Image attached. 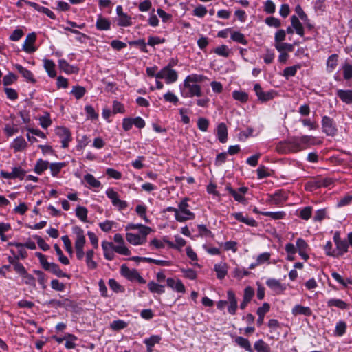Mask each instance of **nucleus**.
<instances>
[{"mask_svg": "<svg viewBox=\"0 0 352 352\" xmlns=\"http://www.w3.org/2000/svg\"><path fill=\"white\" fill-rule=\"evenodd\" d=\"M133 229L140 228V234L126 233V239L129 243L134 245H142L146 241V236L150 233L151 228L142 224L131 226Z\"/></svg>", "mask_w": 352, "mask_h": 352, "instance_id": "f257e3e1", "label": "nucleus"}, {"mask_svg": "<svg viewBox=\"0 0 352 352\" xmlns=\"http://www.w3.org/2000/svg\"><path fill=\"white\" fill-rule=\"evenodd\" d=\"M72 236L75 241L76 256L80 260L85 256L84 247L86 243V239L84 230L79 226H75L72 228Z\"/></svg>", "mask_w": 352, "mask_h": 352, "instance_id": "f03ea898", "label": "nucleus"}, {"mask_svg": "<svg viewBox=\"0 0 352 352\" xmlns=\"http://www.w3.org/2000/svg\"><path fill=\"white\" fill-rule=\"evenodd\" d=\"M188 199H184L178 205L177 214L175 215V219L179 222H184L188 220H192L195 218V214L188 210Z\"/></svg>", "mask_w": 352, "mask_h": 352, "instance_id": "7ed1b4c3", "label": "nucleus"}, {"mask_svg": "<svg viewBox=\"0 0 352 352\" xmlns=\"http://www.w3.org/2000/svg\"><path fill=\"white\" fill-rule=\"evenodd\" d=\"M305 149V146H301L298 138H293L288 141L280 143L277 146V150L283 153H296Z\"/></svg>", "mask_w": 352, "mask_h": 352, "instance_id": "20e7f679", "label": "nucleus"}, {"mask_svg": "<svg viewBox=\"0 0 352 352\" xmlns=\"http://www.w3.org/2000/svg\"><path fill=\"white\" fill-rule=\"evenodd\" d=\"M25 175L26 170L19 165L12 167L11 172H8L3 170L0 171V177L8 180L18 179L20 181H22L25 179Z\"/></svg>", "mask_w": 352, "mask_h": 352, "instance_id": "39448f33", "label": "nucleus"}, {"mask_svg": "<svg viewBox=\"0 0 352 352\" xmlns=\"http://www.w3.org/2000/svg\"><path fill=\"white\" fill-rule=\"evenodd\" d=\"M120 274L122 276L130 281H137L139 283H145L146 280L141 276L139 272L135 269H130L126 265L123 264L120 267Z\"/></svg>", "mask_w": 352, "mask_h": 352, "instance_id": "423d86ee", "label": "nucleus"}, {"mask_svg": "<svg viewBox=\"0 0 352 352\" xmlns=\"http://www.w3.org/2000/svg\"><path fill=\"white\" fill-rule=\"evenodd\" d=\"M157 79H164L166 84H171L177 80V72L170 68L163 67L155 75Z\"/></svg>", "mask_w": 352, "mask_h": 352, "instance_id": "0eeeda50", "label": "nucleus"}, {"mask_svg": "<svg viewBox=\"0 0 352 352\" xmlns=\"http://www.w3.org/2000/svg\"><path fill=\"white\" fill-rule=\"evenodd\" d=\"M107 197L111 201L113 206L116 207L119 210H124L127 208L128 204L126 201L121 200L119 195L113 188H108L106 191Z\"/></svg>", "mask_w": 352, "mask_h": 352, "instance_id": "6e6552de", "label": "nucleus"}, {"mask_svg": "<svg viewBox=\"0 0 352 352\" xmlns=\"http://www.w3.org/2000/svg\"><path fill=\"white\" fill-rule=\"evenodd\" d=\"M15 272L21 276L23 283L32 287L36 286L35 278L28 272L23 264H16L15 266Z\"/></svg>", "mask_w": 352, "mask_h": 352, "instance_id": "1a4fd4ad", "label": "nucleus"}, {"mask_svg": "<svg viewBox=\"0 0 352 352\" xmlns=\"http://www.w3.org/2000/svg\"><path fill=\"white\" fill-rule=\"evenodd\" d=\"M322 131L328 136L333 137L336 135L338 129L332 118L329 116H323L322 118Z\"/></svg>", "mask_w": 352, "mask_h": 352, "instance_id": "9d476101", "label": "nucleus"}, {"mask_svg": "<svg viewBox=\"0 0 352 352\" xmlns=\"http://www.w3.org/2000/svg\"><path fill=\"white\" fill-rule=\"evenodd\" d=\"M36 34L33 32L29 33L24 41L22 45V50L28 54H32L37 50V47L35 45L36 41Z\"/></svg>", "mask_w": 352, "mask_h": 352, "instance_id": "9b49d317", "label": "nucleus"}, {"mask_svg": "<svg viewBox=\"0 0 352 352\" xmlns=\"http://www.w3.org/2000/svg\"><path fill=\"white\" fill-rule=\"evenodd\" d=\"M55 133L60 139L62 148L68 147L69 142L72 140V135L69 130L64 126H57L55 129Z\"/></svg>", "mask_w": 352, "mask_h": 352, "instance_id": "f8f14e48", "label": "nucleus"}, {"mask_svg": "<svg viewBox=\"0 0 352 352\" xmlns=\"http://www.w3.org/2000/svg\"><path fill=\"white\" fill-rule=\"evenodd\" d=\"M268 203L280 205L287 199V192L284 190H278L274 194L270 195Z\"/></svg>", "mask_w": 352, "mask_h": 352, "instance_id": "ddd939ff", "label": "nucleus"}, {"mask_svg": "<svg viewBox=\"0 0 352 352\" xmlns=\"http://www.w3.org/2000/svg\"><path fill=\"white\" fill-rule=\"evenodd\" d=\"M184 86L188 89L187 92H182L184 97H199L201 96V89L200 85L197 84H192L187 82H184Z\"/></svg>", "mask_w": 352, "mask_h": 352, "instance_id": "4468645a", "label": "nucleus"}, {"mask_svg": "<svg viewBox=\"0 0 352 352\" xmlns=\"http://www.w3.org/2000/svg\"><path fill=\"white\" fill-rule=\"evenodd\" d=\"M254 90L258 100L261 102H267L274 98V93L273 91H263L261 85L256 83L254 86Z\"/></svg>", "mask_w": 352, "mask_h": 352, "instance_id": "2eb2a0df", "label": "nucleus"}, {"mask_svg": "<svg viewBox=\"0 0 352 352\" xmlns=\"http://www.w3.org/2000/svg\"><path fill=\"white\" fill-rule=\"evenodd\" d=\"M10 146L14 153L21 152L27 148L28 143L23 136H19L13 140Z\"/></svg>", "mask_w": 352, "mask_h": 352, "instance_id": "dca6fc26", "label": "nucleus"}, {"mask_svg": "<svg viewBox=\"0 0 352 352\" xmlns=\"http://www.w3.org/2000/svg\"><path fill=\"white\" fill-rule=\"evenodd\" d=\"M14 67L22 75L27 82L31 83H35L36 82L33 73L30 70L20 64H15Z\"/></svg>", "mask_w": 352, "mask_h": 352, "instance_id": "f3484780", "label": "nucleus"}, {"mask_svg": "<svg viewBox=\"0 0 352 352\" xmlns=\"http://www.w3.org/2000/svg\"><path fill=\"white\" fill-rule=\"evenodd\" d=\"M333 184V179L329 177H318L309 182V185L314 188L328 187Z\"/></svg>", "mask_w": 352, "mask_h": 352, "instance_id": "a211bd4d", "label": "nucleus"}, {"mask_svg": "<svg viewBox=\"0 0 352 352\" xmlns=\"http://www.w3.org/2000/svg\"><path fill=\"white\" fill-rule=\"evenodd\" d=\"M266 285L277 294L282 293L286 289L285 285H283L278 280L275 278H269L266 281Z\"/></svg>", "mask_w": 352, "mask_h": 352, "instance_id": "6ab92c4d", "label": "nucleus"}, {"mask_svg": "<svg viewBox=\"0 0 352 352\" xmlns=\"http://www.w3.org/2000/svg\"><path fill=\"white\" fill-rule=\"evenodd\" d=\"M43 67L50 78L56 76V64L52 60L44 58L43 60Z\"/></svg>", "mask_w": 352, "mask_h": 352, "instance_id": "aec40b11", "label": "nucleus"}, {"mask_svg": "<svg viewBox=\"0 0 352 352\" xmlns=\"http://www.w3.org/2000/svg\"><path fill=\"white\" fill-rule=\"evenodd\" d=\"M228 300L230 305L228 308V311L230 314H235L237 309V301L234 293L232 290L227 292Z\"/></svg>", "mask_w": 352, "mask_h": 352, "instance_id": "412c9836", "label": "nucleus"}, {"mask_svg": "<svg viewBox=\"0 0 352 352\" xmlns=\"http://www.w3.org/2000/svg\"><path fill=\"white\" fill-rule=\"evenodd\" d=\"M28 5L34 8L36 11L45 14L52 19H56L55 14L47 8L41 6L35 2H28Z\"/></svg>", "mask_w": 352, "mask_h": 352, "instance_id": "4be33fe9", "label": "nucleus"}, {"mask_svg": "<svg viewBox=\"0 0 352 352\" xmlns=\"http://www.w3.org/2000/svg\"><path fill=\"white\" fill-rule=\"evenodd\" d=\"M47 271H50L56 276H57L59 278H63L66 277L67 278H70V275L67 274V273L64 272L55 263H50L47 269L45 270Z\"/></svg>", "mask_w": 352, "mask_h": 352, "instance_id": "5701e85b", "label": "nucleus"}, {"mask_svg": "<svg viewBox=\"0 0 352 352\" xmlns=\"http://www.w3.org/2000/svg\"><path fill=\"white\" fill-rule=\"evenodd\" d=\"M168 287L172 288L177 292L184 293L185 287L180 280H175L172 278H168L166 280Z\"/></svg>", "mask_w": 352, "mask_h": 352, "instance_id": "b1692460", "label": "nucleus"}, {"mask_svg": "<svg viewBox=\"0 0 352 352\" xmlns=\"http://www.w3.org/2000/svg\"><path fill=\"white\" fill-rule=\"evenodd\" d=\"M234 217L237 221L244 223L248 226L252 227L257 226V222L252 218H249L248 217H244L242 212H235L231 214Z\"/></svg>", "mask_w": 352, "mask_h": 352, "instance_id": "393cba45", "label": "nucleus"}, {"mask_svg": "<svg viewBox=\"0 0 352 352\" xmlns=\"http://www.w3.org/2000/svg\"><path fill=\"white\" fill-rule=\"evenodd\" d=\"M102 249H103V251H104V257L109 260V261H111L114 258V256H115V254L114 252H116L114 251V249H113V243L111 242H103L102 243Z\"/></svg>", "mask_w": 352, "mask_h": 352, "instance_id": "a878e982", "label": "nucleus"}, {"mask_svg": "<svg viewBox=\"0 0 352 352\" xmlns=\"http://www.w3.org/2000/svg\"><path fill=\"white\" fill-rule=\"evenodd\" d=\"M336 250L335 252V258H338L348 252L349 244L346 241L342 240L336 243Z\"/></svg>", "mask_w": 352, "mask_h": 352, "instance_id": "bb28decb", "label": "nucleus"}, {"mask_svg": "<svg viewBox=\"0 0 352 352\" xmlns=\"http://www.w3.org/2000/svg\"><path fill=\"white\" fill-rule=\"evenodd\" d=\"M292 311V314L295 316L303 315V316H309L312 314L311 309L309 307H304L300 305H295L293 307Z\"/></svg>", "mask_w": 352, "mask_h": 352, "instance_id": "cd10ccee", "label": "nucleus"}, {"mask_svg": "<svg viewBox=\"0 0 352 352\" xmlns=\"http://www.w3.org/2000/svg\"><path fill=\"white\" fill-rule=\"evenodd\" d=\"M291 23L293 28L296 30V34L300 36H303L305 34L304 28L302 24L299 21V19L296 16H292Z\"/></svg>", "mask_w": 352, "mask_h": 352, "instance_id": "c85d7f7f", "label": "nucleus"}, {"mask_svg": "<svg viewBox=\"0 0 352 352\" xmlns=\"http://www.w3.org/2000/svg\"><path fill=\"white\" fill-rule=\"evenodd\" d=\"M48 161L38 159L34 166V171L38 175H42L49 168Z\"/></svg>", "mask_w": 352, "mask_h": 352, "instance_id": "c756f323", "label": "nucleus"}, {"mask_svg": "<svg viewBox=\"0 0 352 352\" xmlns=\"http://www.w3.org/2000/svg\"><path fill=\"white\" fill-rule=\"evenodd\" d=\"M58 67L60 70L67 74H74L76 72V68L69 65L65 59H60L58 60Z\"/></svg>", "mask_w": 352, "mask_h": 352, "instance_id": "7c9ffc66", "label": "nucleus"}, {"mask_svg": "<svg viewBox=\"0 0 352 352\" xmlns=\"http://www.w3.org/2000/svg\"><path fill=\"white\" fill-rule=\"evenodd\" d=\"M214 270L217 273V278L223 279L227 274L228 267L225 263L221 262L214 265Z\"/></svg>", "mask_w": 352, "mask_h": 352, "instance_id": "2f4dec72", "label": "nucleus"}, {"mask_svg": "<svg viewBox=\"0 0 352 352\" xmlns=\"http://www.w3.org/2000/svg\"><path fill=\"white\" fill-rule=\"evenodd\" d=\"M217 137L218 140L221 143H225L228 138V130L226 125L224 123H220L217 126Z\"/></svg>", "mask_w": 352, "mask_h": 352, "instance_id": "473e14b6", "label": "nucleus"}, {"mask_svg": "<svg viewBox=\"0 0 352 352\" xmlns=\"http://www.w3.org/2000/svg\"><path fill=\"white\" fill-rule=\"evenodd\" d=\"M337 96L345 103H352V90L338 89Z\"/></svg>", "mask_w": 352, "mask_h": 352, "instance_id": "72a5a7b5", "label": "nucleus"}, {"mask_svg": "<svg viewBox=\"0 0 352 352\" xmlns=\"http://www.w3.org/2000/svg\"><path fill=\"white\" fill-rule=\"evenodd\" d=\"M96 28L99 30H108L111 28V22L109 19L99 16L96 21Z\"/></svg>", "mask_w": 352, "mask_h": 352, "instance_id": "f704fd0d", "label": "nucleus"}, {"mask_svg": "<svg viewBox=\"0 0 352 352\" xmlns=\"http://www.w3.org/2000/svg\"><path fill=\"white\" fill-rule=\"evenodd\" d=\"M338 56L336 54H331L327 60V72L331 73L337 67Z\"/></svg>", "mask_w": 352, "mask_h": 352, "instance_id": "c9c22d12", "label": "nucleus"}, {"mask_svg": "<svg viewBox=\"0 0 352 352\" xmlns=\"http://www.w3.org/2000/svg\"><path fill=\"white\" fill-rule=\"evenodd\" d=\"M65 162H53L49 166L50 173L52 177H57L62 168L65 167Z\"/></svg>", "mask_w": 352, "mask_h": 352, "instance_id": "e433bc0d", "label": "nucleus"}, {"mask_svg": "<svg viewBox=\"0 0 352 352\" xmlns=\"http://www.w3.org/2000/svg\"><path fill=\"white\" fill-rule=\"evenodd\" d=\"M327 303L329 307H336L340 309H346L348 307L347 303L341 299L331 298Z\"/></svg>", "mask_w": 352, "mask_h": 352, "instance_id": "4c0bfd02", "label": "nucleus"}, {"mask_svg": "<svg viewBox=\"0 0 352 352\" xmlns=\"http://www.w3.org/2000/svg\"><path fill=\"white\" fill-rule=\"evenodd\" d=\"M39 124L43 129H47L52 124L50 114L48 112H45L43 116L38 118Z\"/></svg>", "mask_w": 352, "mask_h": 352, "instance_id": "58836bf2", "label": "nucleus"}, {"mask_svg": "<svg viewBox=\"0 0 352 352\" xmlns=\"http://www.w3.org/2000/svg\"><path fill=\"white\" fill-rule=\"evenodd\" d=\"M231 39L236 43L243 44V45H247L248 41L246 40L245 35L240 32L238 31H234L232 30L231 35H230Z\"/></svg>", "mask_w": 352, "mask_h": 352, "instance_id": "ea45409f", "label": "nucleus"}, {"mask_svg": "<svg viewBox=\"0 0 352 352\" xmlns=\"http://www.w3.org/2000/svg\"><path fill=\"white\" fill-rule=\"evenodd\" d=\"M254 347L257 352H270V346L261 339L255 342Z\"/></svg>", "mask_w": 352, "mask_h": 352, "instance_id": "a19ab883", "label": "nucleus"}, {"mask_svg": "<svg viewBox=\"0 0 352 352\" xmlns=\"http://www.w3.org/2000/svg\"><path fill=\"white\" fill-rule=\"evenodd\" d=\"M235 343L245 351H250L251 344L250 342L242 336H237L234 340Z\"/></svg>", "mask_w": 352, "mask_h": 352, "instance_id": "79ce46f5", "label": "nucleus"}, {"mask_svg": "<svg viewBox=\"0 0 352 352\" xmlns=\"http://www.w3.org/2000/svg\"><path fill=\"white\" fill-rule=\"evenodd\" d=\"M161 340V337L160 336L153 335L149 337L148 338H146L144 341V344L146 345L148 351H151V348L157 343H159Z\"/></svg>", "mask_w": 352, "mask_h": 352, "instance_id": "37998d69", "label": "nucleus"}, {"mask_svg": "<svg viewBox=\"0 0 352 352\" xmlns=\"http://www.w3.org/2000/svg\"><path fill=\"white\" fill-rule=\"evenodd\" d=\"M148 289L152 293H157V294H163L165 292L164 285L157 284L153 281H151L148 283Z\"/></svg>", "mask_w": 352, "mask_h": 352, "instance_id": "c03bdc74", "label": "nucleus"}, {"mask_svg": "<svg viewBox=\"0 0 352 352\" xmlns=\"http://www.w3.org/2000/svg\"><path fill=\"white\" fill-rule=\"evenodd\" d=\"M113 249L114 251L121 255L129 256L131 254L130 250L126 247L124 243H118V245H114L113 243Z\"/></svg>", "mask_w": 352, "mask_h": 352, "instance_id": "a18cd8bd", "label": "nucleus"}, {"mask_svg": "<svg viewBox=\"0 0 352 352\" xmlns=\"http://www.w3.org/2000/svg\"><path fill=\"white\" fill-rule=\"evenodd\" d=\"M214 52L223 57H228L230 54V50L226 45H221L214 50Z\"/></svg>", "mask_w": 352, "mask_h": 352, "instance_id": "49530a36", "label": "nucleus"}, {"mask_svg": "<svg viewBox=\"0 0 352 352\" xmlns=\"http://www.w3.org/2000/svg\"><path fill=\"white\" fill-rule=\"evenodd\" d=\"M232 97L234 100L241 102H245L248 100V94L246 92L242 91H234L232 92Z\"/></svg>", "mask_w": 352, "mask_h": 352, "instance_id": "de8ad7c7", "label": "nucleus"}, {"mask_svg": "<svg viewBox=\"0 0 352 352\" xmlns=\"http://www.w3.org/2000/svg\"><path fill=\"white\" fill-rule=\"evenodd\" d=\"M54 248L56 253L58 256V261L63 265H69V260L67 256H64L60 247L57 244H55L54 245Z\"/></svg>", "mask_w": 352, "mask_h": 352, "instance_id": "09e8293b", "label": "nucleus"}, {"mask_svg": "<svg viewBox=\"0 0 352 352\" xmlns=\"http://www.w3.org/2000/svg\"><path fill=\"white\" fill-rule=\"evenodd\" d=\"M77 340L76 337L72 334H65V346L67 349H74L76 346L75 342Z\"/></svg>", "mask_w": 352, "mask_h": 352, "instance_id": "8fccbe9b", "label": "nucleus"}, {"mask_svg": "<svg viewBox=\"0 0 352 352\" xmlns=\"http://www.w3.org/2000/svg\"><path fill=\"white\" fill-rule=\"evenodd\" d=\"M118 25L121 27H128L131 25V18L126 13L118 16Z\"/></svg>", "mask_w": 352, "mask_h": 352, "instance_id": "3c124183", "label": "nucleus"}, {"mask_svg": "<svg viewBox=\"0 0 352 352\" xmlns=\"http://www.w3.org/2000/svg\"><path fill=\"white\" fill-rule=\"evenodd\" d=\"M261 214L265 216V217H270L274 220H278V219H282L285 217V212L283 211L264 212H261Z\"/></svg>", "mask_w": 352, "mask_h": 352, "instance_id": "603ef678", "label": "nucleus"}, {"mask_svg": "<svg viewBox=\"0 0 352 352\" xmlns=\"http://www.w3.org/2000/svg\"><path fill=\"white\" fill-rule=\"evenodd\" d=\"M146 210H147V208L145 205H143V204H140V205H138L135 208V212L136 213L141 217L142 218L146 223H148L149 222V220L148 219L147 217H146Z\"/></svg>", "mask_w": 352, "mask_h": 352, "instance_id": "864d4df0", "label": "nucleus"}, {"mask_svg": "<svg viewBox=\"0 0 352 352\" xmlns=\"http://www.w3.org/2000/svg\"><path fill=\"white\" fill-rule=\"evenodd\" d=\"M10 245H13L18 249L19 255L21 258H25L28 256L27 251L25 250V247L21 243L18 242H12L10 243Z\"/></svg>", "mask_w": 352, "mask_h": 352, "instance_id": "5fc2aeb1", "label": "nucleus"}, {"mask_svg": "<svg viewBox=\"0 0 352 352\" xmlns=\"http://www.w3.org/2000/svg\"><path fill=\"white\" fill-rule=\"evenodd\" d=\"M17 80V76L12 73L9 72L8 74L3 76V84L4 86H8L12 85Z\"/></svg>", "mask_w": 352, "mask_h": 352, "instance_id": "6e6d98bb", "label": "nucleus"}, {"mask_svg": "<svg viewBox=\"0 0 352 352\" xmlns=\"http://www.w3.org/2000/svg\"><path fill=\"white\" fill-rule=\"evenodd\" d=\"M313 208L311 206H307L302 208L300 210L299 217L307 221L310 219L312 214Z\"/></svg>", "mask_w": 352, "mask_h": 352, "instance_id": "4d7b16f0", "label": "nucleus"}, {"mask_svg": "<svg viewBox=\"0 0 352 352\" xmlns=\"http://www.w3.org/2000/svg\"><path fill=\"white\" fill-rule=\"evenodd\" d=\"M23 35L24 32L23 28H17L10 35L9 38L12 41H18L23 36Z\"/></svg>", "mask_w": 352, "mask_h": 352, "instance_id": "13d9d810", "label": "nucleus"}, {"mask_svg": "<svg viewBox=\"0 0 352 352\" xmlns=\"http://www.w3.org/2000/svg\"><path fill=\"white\" fill-rule=\"evenodd\" d=\"M298 138H299L301 146H305V149L309 145L314 144V140H315L314 137L309 136V135H303Z\"/></svg>", "mask_w": 352, "mask_h": 352, "instance_id": "bf43d9fd", "label": "nucleus"}, {"mask_svg": "<svg viewBox=\"0 0 352 352\" xmlns=\"http://www.w3.org/2000/svg\"><path fill=\"white\" fill-rule=\"evenodd\" d=\"M298 69H300L299 65H294V66H291V67H287L283 71V76L286 78H289V77L294 76Z\"/></svg>", "mask_w": 352, "mask_h": 352, "instance_id": "052dcab7", "label": "nucleus"}, {"mask_svg": "<svg viewBox=\"0 0 352 352\" xmlns=\"http://www.w3.org/2000/svg\"><path fill=\"white\" fill-rule=\"evenodd\" d=\"M275 47L279 52H284V51L292 52L294 50L293 45L287 43L280 42L276 43Z\"/></svg>", "mask_w": 352, "mask_h": 352, "instance_id": "680f3d73", "label": "nucleus"}, {"mask_svg": "<svg viewBox=\"0 0 352 352\" xmlns=\"http://www.w3.org/2000/svg\"><path fill=\"white\" fill-rule=\"evenodd\" d=\"M205 78L206 77L202 75L191 74L186 78L184 82L194 84L195 82H201L204 81Z\"/></svg>", "mask_w": 352, "mask_h": 352, "instance_id": "e2e57ef3", "label": "nucleus"}, {"mask_svg": "<svg viewBox=\"0 0 352 352\" xmlns=\"http://www.w3.org/2000/svg\"><path fill=\"white\" fill-rule=\"evenodd\" d=\"M86 89L80 86L73 87L71 94H72L76 99H80L85 94Z\"/></svg>", "mask_w": 352, "mask_h": 352, "instance_id": "0e129e2a", "label": "nucleus"}, {"mask_svg": "<svg viewBox=\"0 0 352 352\" xmlns=\"http://www.w3.org/2000/svg\"><path fill=\"white\" fill-rule=\"evenodd\" d=\"M343 76L345 80H349L352 78V65L346 63L342 66Z\"/></svg>", "mask_w": 352, "mask_h": 352, "instance_id": "69168bd1", "label": "nucleus"}, {"mask_svg": "<svg viewBox=\"0 0 352 352\" xmlns=\"http://www.w3.org/2000/svg\"><path fill=\"white\" fill-rule=\"evenodd\" d=\"M346 324L344 321H339L336 326L335 329V333L338 336H342L346 331Z\"/></svg>", "mask_w": 352, "mask_h": 352, "instance_id": "338daca9", "label": "nucleus"}, {"mask_svg": "<svg viewBox=\"0 0 352 352\" xmlns=\"http://www.w3.org/2000/svg\"><path fill=\"white\" fill-rule=\"evenodd\" d=\"M109 285L110 288L115 292H123L124 291V287L120 285L115 279H109Z\"/></svg>", "mask_w": 352, "mask_h": 352, "instance_id": "774afa93", "label": "nucleus"}]
</instances>
